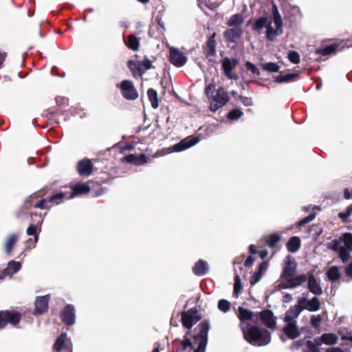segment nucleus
<instances>
[{"label": "nucleus", "mask_w": 352, "mask_h": 352, "mask_svg": "<svg viewBox=\"0 0 352 352\" xmlns=\"http://www.w3.org/2000/svg\"><path fill=\"white\" fill-rule=\"evenodd\" d=\"M243 22V17L240 14H234L228 21V25L230 28L240 27Z\"/></svg>", "instance_id": "72a5a7b5"}, {"label": "nucleus", "mask_w": 352, "mask_h": 352, "mask_svg": "<svg viewBox=\"0 0 352 352\" xmlns=\"http://www.w3.org/2000/svg\"><path fill=\"white\" fill-rule=\"evenodd\" d=\"M122 96L128 100H135L138 98V94L134 87L133 82L130 80H124L120 85Z\"/></svg>", "instance_id": "ddd939ff"}, {"label": "nucleus", "mask_w": 352, "mask_h": 352, "mask_svg": "<svg viewBox=\"0 0 352 352\" xmlns=\"http://www.w3.org/2000/svg\"><path fill=\"white\" fill-rule=\"evenodd\" d=\"M338 341V337L337 335L332 333H323L320 337L314 339V342H308V346L311 350L316 352L317 347L322 344L333 345L336 344Z\"/></svg>", "instance_id": "0eeeda50"}, {"label": "nucleus", "mask_w": 352, "mask_h": 352, "mask_svg": "<svg viewBox=\"0 0 352 352\" xmlns=\"http://www.w3.org/2000/svg\"><path fill=\"white\" fill-rule=\"evenodd\" d=\"M200 333L194 337L193 342L188 339H185L182 342L183 351H192L194 352H204L206 349L208 339V324L207 323H201L199 325Z\"/></svg>", "instance_id": "7ed1b4c3"}, {"label": "nucleus", "mask_w": 352, "mask_h": 352, "mask_svg": "<svg viewBox=\"0 0 352 352\" xmlns=\"http://www.w3.org/2000/svg\"><path fill=\"white\" fill-rule=\"evenodd\" d=\"M281 239V236L277 233H273L265 237L266 244L271 248L274 247Z\"/></svg>", "instance_id": "f704fd0d"}, {"label": "nucleus", "mask_w": 352, "mask_h": 352, "mask_svg": "<svg viewBox=\"0 0 352 352\" xmlns=\"http://www.w3.org/2000/svg\"><path fill=\"white\" fill-rule=\"evenodd\" d=\"M148 97L151 103V106L154 109H157L159 106L157 93L153 89H149L147 91Z\"/></svg>", "instance_id": "4c0bfd02"}, {"label": "nucleus", "mask_w": 352, "mask_h": 352, "mask_svg": "<svg viewBox=\"0 0 352 352\" xmlns=\"http://www.w3.org/2000/svg\"><path fill=\"white\" fill-rule=\"evenodd\" d=\"M215 36V34H213L212 37L210 38L208 43L206 46V52L207 56L208 57L210 56H214L215 55L216 51H215V41L214 40V36Z\"/></svg>", "instance_id": "a19ab883"}, {"label": "nucleus", "mask_w": 352, "mask_h": 352, "mask_svg": "<svg viewBox=\"0 0 352 352\" xmlns=\"http://www.w3.org/2000/svg\"><path fill=\"white\" fill-rule=\"evenodd\" d=\"M328 278L331 281H335L339 279L340 272L337 267H331L327 272Z\"/></svg>", "instance_id": "79ce46f5"}, {"label": "nucleus", "mask_w": 352, "mask_h": 352, "mask_svg": "<svg viewBox=\"0 0 352 352\" xmlns=\"http://www.w3.org/2000/svg\"><path fill=\"white\" fill-rule=\"evenodd\" d=\"M331 248L339 252L340 257L344 263L347 261L350 258L349 252L352 251V234L345 233L338 239L333 240Z\"/></svg>", "instance_id": "20e7f679"}, {"label": "nucleus", "mask_w": 352, "mask_h": 352, "mask_svg": "<svg viewBox=\"0 0 352 352\" xmlns=\"http://www.w3.org/2000/svg\"><path fill=\"white\" fill-rule=\"evenodd\" d=\"M37 229L38 226L34 224L30 225L27 229V233L29 235L35 234L36 233Z\"/></svg>", "instance_id": "5fc2aeb1"}, {"label": "nucleus", "mask_w": 352, "mask_h": 352, "mask_svg": "<svg viewBox=\"0 0 352 352\" xmlns=\"http://www.w3.org/2000/svg\"><path fill=\"white\" fill-rule=\"evenodd\" d=\"M268 266L269 263L267 261L263 262L259 265L258 271L252 276L250 279V284L252 285H255L261 280V277L267 272Z\"/></svg>", "instance_id": "5701e85b"}, {"label": "nucleus", "mask_w": 352, "mask_h": 352, "mask_svg": "<svg viewBox=\"0 0 352 352\" xmlns=\"http://www.w3.org/2000/svg\"><path fill=\"white\" fill-rule=\"evenodd\" d=\"M201 319L197 309H191L185 311L182 315V324L187 329L192 327Z\"/></svg>", "instance_id": "9d476101"}, {"label": "nucleus", "mask_w": 352, "mask_h": 352, "mask_svg": "<svg viewBox=\"0 0 352 352\" xmlns=\"http://www.w3.org/2000/svg\"><path fill=\"white\" fill-rule=\"evenodd\" d=\"M144 72L151 67V63L149 60L145 59L141 62Z\"/></svg>", "instance_id": "4d7b16f0"}, {"label": "nucleus", "mask_w": 352, "mask_h": 352, "mask_svg": "<svg viewBox=\"0 0 352 352\" xmlns=\"http://www.w3.org/2000/svg\"><path fill=\"white\" fill-rule=\"evenodd\" d=\"M315 219V214H311L309 216L305 217L302 220L298 222V226H302L306 223H309L310 221H313Z\"/></svg>", "instance_id": "603ef678"}, {"label": "nucleus", "mask_w": 352, "mask_h": 352, "mask_svg": "<svg viewBox=\"0 0 352 352\" xmlns=\"http://www.w3.org/2000/svg\"><path fill=\"white\" fill-rule=\"evenodd\" d=\"M302 311V307L299 305V302H298L297 305L292 307L288 311H287L284 318V321L296 322V318Z\"/></svg>", "instance_id": "6ab92c4d"}, {"label": "nucleus", "mask_w": 352, "mask_h": 352, "mask_svg": "<svg viewBox=\"0 0 352 352\" xmlns=\"http://www.w3.org/2000/svg\"><path fill=\"white\" fill-rule=\"evenodd\" d=\"M264 28L266 29V37L271 41H274L278 36L283 34V22L276 5L272 6L271 17H261L254 24V29L257 31Z\"/></svg>", "instance_id": "f257e3e1"}, {"label": "nucleus", "mask_w": 352, "mask_h": 352, "mask_svg": "<svg viewBox=\"0 0 352 352\" xmlns=\"http://www.w3.org/2000/svg\"><path fill=\"white\" fill-rule=\"evenodd\" d=\"M299 73H290L285 75H280L276 78L275 81L278 83L286 82L292 80L293 78L297 77Z\"/></svg>", "instance_id": "ea45409f"}, {"label": "nucleus", "mask_w": 352, "mask_h": 352, "mask_svg": "<svg viewBox=\"0 0 352 352\" xmlns=\"http://www.w3.org/2000/svg\"><path fill=\"white\" fill-rule=\"evenodd\" d=\"M245 67H246V69L249 72H250L252 74L256 75V76L259 75L260 72H259L258 69L256 67L255 65H254L251 62H249V61L246 62Z\"/></svg>", "instance_id": "de8ad7c7"}, {"label": "nucleus", "mask_w": 352, "mask_h": 352, "mask_svg": "<svg viewBox=\"0 0 352 352\" xmlns=\"http://www.w3.org/2000/svg\"><path fill=\"white\" fill-rule=\"evenodd\" d=\"M242 289L241 280L239 275H236L234 278V294L238 296Z\"/></svg>", "instance_id": "c03bdc74"}, {"label": "nucleus", "mask_w": 352, "mask_h": 352, "mask_svg": "<svg viewBox=\"0 0 352 352\" xmlns=\"http://www.w3.org/2000/svg\"><path fill=\"white\" fill-rule=\"evenodd\" d=\"M18 240V236L15 234L10 236L5 243V250L7 254H10L16 242Z\"/></svg>", "instance_id": "e433bc0d"}, {"label": "nucleus", "mask_w": 352, "mask_h": 352, "mask_svg": "<svg viewBox=\"0 0 352 352\" xmlns=\"http://www.w3.org/2000/svg\"><path fill=\"white\" fill-rule=\"evenodd\" d=\"M260 318L263 324L270 329H274L276 325V318L270 310H264L259 314Z\"/></svg>", "instance_id": "a211bd4d"}, {"label": "nucleus", "mask_w": 352, "mask_h": 352, "mask_svg": "<svg viewBox=\"0 0 352 352\" xmlns=\"http://www.w3.org/2000/svg\"><path fill=\"white\" fill-rule=\"evenodd\" d=\"M206 82L205 93L210 102V109L212 111H216L220 107V87L218 82H208V80Z\"/></svg>", "instance_id": "423d86ee"}, {"label": "nucleus", "mask_w": 352, "mask_h": 352, "mask_svg": "<svg viewBox=\"0 0 352 352\" xmlns=\"http://www.w3.org/2000/svg\"><path fill=\"white\" fill-rule=\"evenodd\" d=\"M308 287L311 293L316 295H320L322 294V289L320 285L312 275H310L308 278Z\"/></svg>", "instance_id": "c85d7f7f"}, {"label": "nucleus", "mask_w": 352, "mask_h": 352, "mask_svg": "<svg viewBox=\"0 0 352 352\" xmlns=\"http://www.w3.org/2000/svg\"><path fill=\"white\" fill-rule=\"evenodd\" d=\"M49 300V296L39 297L36 299L35 302V314H43L47 310Z\"/></svg>", "instance_id": "aec40b11"}, {"label": "nucleus", "mask_w": 352, "mask_h": 352, "mask_svg": "<svg viewBox=\"0 0 352 352\" xmlns=\"http://www.w3.org/2000/svg\"><path fill=\"white\" fill-rule=\"evenodd\" d=\"M78 170L81 175H89L92 173L93 168L89 160H82L78 163Z\"/></svg>", "instance_id": "bb28decb"}, {"label": "nucleus", "mask_w": 352, "mask_h": 352, "mask_svg": "<svg viewBox=\"0 0 352 352\" xmlns=\"http://www.w3.org/2000/svg\"><path fill=\"white\" fill-rule=\"evenodd\" d=\"M230 309V303L226 300H221V311L227 312Z\"/></svg>", "instance_id": "864d4df0"}, {"label": "nucleus", "mask_w": 352, "mask_h": 352, "mask_svg": "<svg viewBox=\"0 0 352 352\" xmlns=\"http://www.w3.org/2000/svg\"><path fill=\"white\" fill-rule=\"evenodd\" d=\"M170 61L176 67H182L187 61V57L178 49L173 47L169 48Z\"/></svg>", "instance_id": "2eb2a0df"}, {"label": "nucleus", "mask_w": 352, "mask_h": 352, "mask_svg": "<svg viewBox=\"0 0 352 352\" xmlns=\"http://www.w3.org/2000/svg\"><path fill=\"white\" fill-rule=\"evenodd\" d=\"M302 309H307L310 311H316L320 307V300L317 297L308 300L306 298H301L298 300Z\"/></svg>", "instance_id": "dca6fc26"}, {"label": "nucleus", "mask_w": 352, "mask_h": 352, "mask_svg": "<svg viewBox=\"0 0 352 352\" xmlns=\"http://www.w3.org/2000/svg\"><path fill=\"white\" fill-rule=\"evenodd\" d=\"M242 115L243 112L240 109H235L228 113L227 118L231 120H236L240 118Z\"/></svg>", "instance_id": "a18cd8bd"}, {"label": "nucleus", "mask_w": 352, "mask_h": 352, "mask_svg": "<svg viewBox=\"0 0 352 352\" xmlns=\"http://www.w3.org/2000/svg\"><path fill=\"white\" fill-rule=\"evenodd\" d=\"M307 276L301 274L294 278L290 277L287 280L282 279L276 285V288L278 289H292L300 285L302 283L305 282Z\"/></svg>", "instance_id": "6e6552de"}, {"label": "nucleus", "mask_w": 352, "mask_h": 352, "mask_svg": "<svg viewBox=\"0 0 352 352\" xmlns=\"http://www.w3.org/2000/svg\"><path fill=\"white\" fill-rule=\"evenodd\" d=\"M288 58L294 64H297L300 62V56L298 52L295 51H290L288 53Z\"/></svg>", "instance_id": "49530a36"}, {"label": "nucleus", "mask_w": 352, "mask_h": 352, "mask_svg": "<svg viewBox=\"0 0 352 352\" xmlns=\"http://www.w3.org/2000/svg\"><path fill=\"white\" fill-rule=\"evenodd\" d=\"M250 252L251 254H256L257 252L256 247L254 245H250L249 248Z\"/></svg>", "instance_id": "338daca9"}, {"label": "nucleus", "mask_w": 352, "mask_h": 352, "mask_svg": "<svg viewBox=\"0 0 352 352\" xmlns=\"http://www.w3.org/2000/svg\"><path fill=\"white\" fill-rule=\"evenodd\" d=\"M49 201H47V200H43L38 203H37L35 206V207L36 208H45L47 207V204H48Z\"/></svg>", "instance_id": "13d9d810"}, {"label": "nucleus", "mask_w": 352, "mask_h": 352, "mask_svg": "<svg viewBox=\"0 0 352 352\" xmlns=\"http://www.w3.org/2000/svg\"><path fill=\"white\" fill-rule=\"evenodd\" d=\"M62 319L64 322L67 324L70 325L73 324L75 322V311L74 308L72 305H67L63 314H62Z\"/></svg>", "instance_id": "b1692460"}, {"label": "nucleus", "mask_w": 352, "mask_h": 352, "mask_svg": "<svg viewBox=\"0 0 352 352\" xmlns=\"http://www.w3.org/2000/svg\"><path fill=\"white\" fill-rule=\"evenodd\" d=\"M199 137L189 136V137L182 140L178 144L173 145V146L164 148L160 151H158L157 152H156L155 153V155H153V157H159L161 156H164L166 155H168V154L173 153V152H181L182 151H184L187 148H189L195 146L196 144H197L199 142Z\"/></svg>", "instance_id": "39448f33"}, {"label": "nucleus", "mask_w": 352, "mask_h": 352, "mask_svg": "<svg viewBox=\"0 0 352 352\" xmlns=\"http://www.w3.org/2000/svg\"><path fill=\"white\" fill-rule=\"evenodd\" d=\"M344 193L346 199H349L352 198V190L345 189Z\"/></svg>", "instance_id": "052dcab7"}, {"label": "nucleus", "mask_w": 352, "mask_h": 352, "mask_svg": "<svg viewBox=\"0 0 352 352\" xmlns=\"http://www.w3.org/2000/svg\"><path fill=\"white\" fill-rule=\"evenodd\" d=\"M21 267V265L19 262L15 261H11L8 263V267L5 269V273L12 276V274L17 272Z\"/></svg>", "instance_id": "c9c22d12"}, {"label": "nucleus", "mask_w": 352, "mask_h": 352, "mask_svg": "<svg viewBox=\"0 0 352 352\" xmlns=\"http://www.w3.org/2000/svg\"><path fill=\"white\" fill-rule=\"evenodd\" d=\"M242 34L243 30L241 28V27H236L231 28L230 29L226 31L224 33V36L228 41L234 43L236 41V39L241 37Z\"/></svg>", "instance_id": "a878e982"}, {"label": "nucleus", "mask_w": 352, "mask_h": 352, "mask_svg": "<svg viewBox=\"0 0 352 352\" xmlns=\"http://www.w3.org/2000/svg\"><path fill=\"white\" fill-rule=\"evenodd\" d=\"M292 299V296L289 294H286L283 296V302H289Z\"/></svg>", "instance_id": "680f3d73"}, {"label": "nucleus", "mask_w": 352, "mask_h": 352, "mask_svg": "<svg viewBox=\"0 0 352 352\" xmlns=\"http://www.w3.org/2000/svg\"><path fill=\"white\" fill-rule=\"evenodd\" d=\"M345 274L349 278L352 279V262L346 267Z\"/></svg>", "instance_id": "6e6d98bb"}, {"label": "nucleus", "mask_w": 352, "mask_h": 352, "mask_svg": "<svg viewBox=\"0 0 352 352\" xmlns=\"http://www.w3.org/2000/svg\"><path fill=\"white\" fill-rule=\"evenodd\" d=\"M297 263L294 257L287 256L285 259L284 267L281 274L282 278L287 280L296 272Z\"/></svg>", "instance_id": "f8f14e48"}, {"label": "nucleus", "mask_w": 352, "mask_h": 352, "mask_svg": "<svg viewBox=\"0 0 352 352\" xmlns=\"http://www.w3.org/2000/svg\"><path fill=\"white\" fill-rule=\"evenodd\" d=\"M254 261V258H253L252 256H249L246 258V260L245 261V263H244V265H245V266H246V267L251 266V265L253 264Z\"/></svg>", "instance_id": "bf43d9fd"}, {"label": "nucleus", "mask_w": 352, "mask_h": 352, "mask_svg": "<svg viewBox=\"0 0 352 352\" xmlns=\"http://www.w3.org/2000/svg\"><path fill=\"white\" fill-rule=\"evenodd\" d=\"M322 318L320 315L314 316L311 317V324L312 325V327H314L315 328H318V327H319V326L322 322Z\"/></svg>", "instance_id": "3c124183"}, {"label": "nucleus", "mask_w": 352, "mask_h": 352, "mask_svg": "<svg viewBox=\"0 0 352 352\" xmlns=\"http://www.w3.org/2000/svg\"><path fill=\"white\" fill-rule=\"evenodd\" d=\"M238 317L240 320V328L241 331H243L245 329L244 326L248 328L253 325L250 322L252 321L255 317H257V316L247 309L239 307Z\"/></svg>", "instance_id": "9b49d317"}, {"label": "nucleus", "mask_w": 352, "mask_h": 352, "mask_svg": "<svg viewBox=\"0 0 352 352\" xmlns=\"http://www.w3.org/2000/svg\"><path fill=\"white\" fill-rule=\"evenodd\" d=\"M21 315L14 311H0V329L6 327L8 323L16 324L19 322Z\"/></svg>", "instance_id": "1a4fd4ad"}, {"label": "nucleus", "mask_w": 352, "mask_h": 352, "mask_svg": "<svg viewBox=\"0 0 352 352\" xmlns=\"http://www.w3.org/2000/svg\"><path fill=\"white\" fill-rule=\"evenodd\" d=\"M260 257L263 259L267 256V251L264 250L258 252Z\"/></svg>", "instance_id": "69168bd1"}, {"label": "nucleus", "mask_w": 352, "mask_h": 352, "mask_svg": "<svg viewBox=\"0 0 352 352\" xmlns=\"http://www.w3.org/2000/svg\"><path fill=\"white\" fill-rule=\"evenodd\" d=\"M245 329L242 331L245 340L254 346H265L271 341V335L267 330L261 329L256 325H252L248 328L244 326Z\"/></svg>", "instance_id": "f03ea898"}, {"label": "nucleus", "mask_w": 352, "mask_h": 352, "mask_svg": "<svg viewBox=\"0 0 352 352\" xmlns=\"http://www.w3.org/2000/svg\"><path fill=\"white\" fill-rule=\"evenodd\" d=\"M286 326L283 329L285 334L290 339H295L298 338L300 333L296 326V322H285Z\"/></svg>", "instance_id": "4be33fe9"}, {"label": "nucleus", "mask_w": 352, "mask_h": 352, "mask_svg": "<svg viewBox=\"0 0 352 352\" xmlns=\"http://www.w3.org/2000/svg\"><path fill=\"white\" fill-rule=\"evenodd\" d=\"M300 240L298 236H292L287 243V248L292 253L296 252L300 248Z\"/></svg>", "instance_id": "c756f323"}, {"label": "nucleus", "mask_w": 352, "mask_h": 352, "mask_svg": "<svg viewBox=\"0 0 352 352\" xmlns=\"http://www.w3.org/2000/svg\"><path fill=\"white\" fill-rule=\"evenodd\" d=\"M128 66L131 71L132 72L134 76H140L144 72L141 61L129 60L128 62Z\"/></svg>", "instance_id": "cd10ccee"}, {"label": "nucleus", "mask_w": 352, "mask_h": 352, "mask_svg": "<svg viewBox=\"0 0 352 352\" xmlns=\"http://www.w3.org/2000/svg\"><path fill=\"white\" fill-rule=\"evenodd\" d=\"M228 100V96L226 94L221 93V105L223 104L226 103Z\"/></svg>", "instance_id": "e2e57ef3"}, {"label": "nucleus", "mask_w": 352, "mask_h": 352, "mask_svg": "<svg viewBox=\"0 0 352 352\" xmlns=\"http://www.w3.org/2000/svg\"><path fill=\"white\" fill-rule=\"evenodd\" d=\"M351 331L350 330H349L348 329H340L338 332V333L340 335V336L342 337V335H346V336H349V332Z\"/></svg>", "instance_id": "0e129e2a"}, {"label": "nucleus", "mask_w": 352, "mask_h": 352, "mask_svg": "<svg viewBox=\"0 0 352 352\" xmlns=\"http://www.w3.org/2000/svg\"><path fill=\"white\" fill-rule=\"evenodd\" d=\"M65 196V193L58 192V193L54 195L53 197H52L50 198V199L49 200V202L50 203L53 202L56 204H58L60 201H61Z\"/></svg>", "instance_id": "8fccbe9b"}, {"label": "nucleus", "mask_w": 352, "mask_h": 352, "mask_svg": "<svg viewBox=\"0 0 352 352\" xmlns=\"http://www.w3.org/2000/svg\"><path fill=\"white\" fill-rule=\"evenodd\" d=\"M208 269V266L206 262L203 261H198L194 268L193 272L196 275L201 276L204 274Z\"/></svg>", "instance_id": "473e14b6"}, {"label": "nucleus", "mask_w": 352, "mask_h": 352, "mask_svg": "<svg viewBox=\"0 0 352 352\" xmlns=\"http://www.w3.org/2000/svg\"><path fill=\"white\" fill-rule=\"evenodd\" d=\"M222 66L223 67L225 75L230 79L236 80L237 75L233 72V69L239 64V61L236 58H226L223 60Z\"/></svg>", "instance_id": "4468645a"}, {"label": "nucleus", "mask_w": 352, "mask_h": 352, "mask_svg": "<svg viewBox=\"0 0 352 352\" xmlns=\"http://www.w3.org/2000/svg\"><path fill=\"white\" fill-rule=\"evenodd\" d=\"M54 349L56 351H70L72 350V343L67 338L65 333H62L56 340Z\"/></svg>", "instance_id": "f3484780"}, {"label": "nucleus", "mask_w": 352, "mask_h": 352, "mask_svg": "<svg viewBox=\"0 0 352 352\" xmlns=\"http://www.w3.org/2000/svg\"><path fill=\"white\" fill-rule=\"evenodd\" d=\"M126 44L129 48L133 50H138L140 46V41L134 35H129Z\"/></svg>", "instance_id": "58836bf2"}, {"label": "nucleus", "mask_w": 352, "mask_h": 352, "mask_svg": "<svg viewBox=\"0 0 352 352\" xmlns=\"http://www.w3.org/2000/svg\"><path fill=\"white\" fill-rule=\"evenodd\" d=\"M352 214V205L349 206L346 212H340L338 216L343 221H347L348 218Z\"/></svg>", "instance_id": "09e8293b"}, {"label": "nucleus", "mask_w": 352, "mask_h": 352, "mask_svg": "<svg viewBox=\"0 0 352 352\" xmlns=\"http://www.w3.org/2000/svg\"><path fill=\"white\" fill-rule=\"evenodd\" d=\"M338 45L336 43L331 44L323 48L317 49L316 53L322 56H328L334 54L338 47Z\"/></svg>", "instance_id": "7c9ffc66"}, {"label": "nucleus", "mask_w": 352, "mask_h": 352, "mask_svg": "<svg viewBox=\"0 0 352 352\" xmlns=\"http://www.w3.org/2000/svg\"><path fill=\"white\" fill-rule=\"evenodd\" d=\"M6 275H8L7 273H5V270L2 272V274L0 275V279L4 278Z\"/></svg>", "instance_id": "774afa93"}, {"label": "nucleus", "mask_w": 352, "mask_h": 352, "mask_svg": "<svg viewBox=\"0 0 352 352\" xmlns=\"http://www.w3.org/2000/svg\"><path fill=\"white\" fill-rule=\"evenodd\" d=\"M122 160L123 162L133 164L138 166L144 164L148 162V160L144 154H141L140 155L130 154L124 156Z\"/></svg>", "instance_id": "412c9836"}, {"label": "nucleus", "mask_w": 352, "mask_h": 352, "mask_svg": "<svg viewBox=\"0 0 352 352\" xmlns=\"http://www.w3.org/2000/svg\"><path fill=\"white\" fill-rule=\"evenodd\" d=\"M73 192L69 198L72 199L76 196L87 194L90 191V187L87 183H80L72 187Z\"/></svg>", "instance_id": "393cba45"}, {"label": "nucleus", "mask_w": 352, "mask_h": 352, "mask_svg": "<svg viewBox=\"0 0 352 352\" xmlns=\"http://www.w3.org/2000/svg\"><path fill=\"white\" fill-rule=\"evenodd\" d=\"M283 10L286 15L294 16L300 15V9L297 6H293L289 3H285L283 6Z\"/></svg>", "instance_id": "2f4dec72"}, {"label": "nucleus", "mask_w": 352, "mask_h": 352, "mask_svg": "<svg viewBox=\"0 0 352 352\" xmlns=\"http://www.w3.org/2000/svg\"><path fill=\"white\" fill-rule=\"evenodd\" d=\"M262 67L264 70L269 72H277L280 69V67L276 63L272 62L263 63Z\"/></svg>", "instance_id": "37998d69"}]
</instances>
